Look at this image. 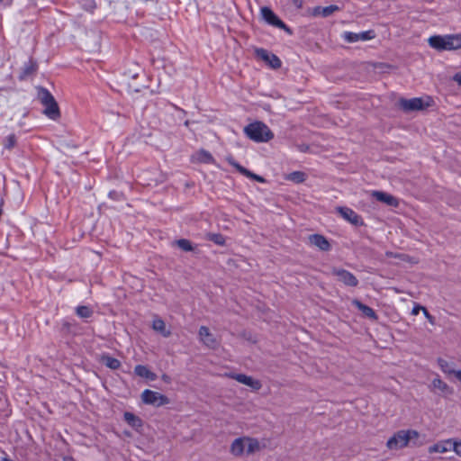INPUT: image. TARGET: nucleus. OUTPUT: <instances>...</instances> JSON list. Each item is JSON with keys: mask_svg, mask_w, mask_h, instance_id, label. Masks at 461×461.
I'll return each mask as SVG.
<instances>
[{"mask_svg": "<svg viewBox=\"0 0 461 461\" xmlns=\"http://www.w3.org/2000/svg\"><path fill=\"white\" fill-rule=\"evenodd\" d=\"M230 377L252 388L255 391H258L262 387V384L259 380L254 379L252 376L247 375L245 374H230Z\"/></svg>", "mask_w": 461, "mask_h": 461, "instance_id": "obj_13", "label": "nucleus"}, {"mask_svg": "<svg viewBox=\"0 0 461 461\" xmlns=\"http://www.w3.org/2000/svg\"><path fill=\"white\" fill-rule=\"evenodd\" d=\"M76 314L82 319H87L93 316L94 311L90 306L79 305L76 308Z\"/></svg>", "mask_w": 461, "mask_h": 461, "instance_id": "obj_30", "label": "nucleus"}, {"mask_svg": "<svg viewBox=\"0 0 461 461\" xmlns=\"http://www.w3.org/2000/svg\"><path fill=\"white\" fill-rule=\"evenodd\" d=\"M17 144V138L15 134H10L8 135L3 141V145L5 149L11 150L13 149Z\"/></svg>", "mask_w": 461, "mask_h": 461, "instance_id": "obj_33", "label": "nucleus"}, {"mask_svg": "<svg viewBox=\"0 0 461 461\" xmlns=\"http://www.w3.org/2000/svg\"><path fill=\"white\" fill-rule=\"evenodd\" d=\"M386 256L389 258L394 257V258H402V255H393V252H386Z\"/></svg>", "mask_w": 461, "mask_h": 461, "instance_id": "obj_45", "label": "nucleus"}, {"mask_svg": "<svg viewBox=\"0 0 461 461\" xmlns=\"http://www.w3.org/2000/svg\"><path fill=\"white\" fill-rule=\"evenodd\" d=\"M453 374L455 377L461 382V370H454Z\"/></svg>", "mask_w": 461, "mask_h": 461, "instance_id": "obj_42", "label": "nucleus"}, {"mask_svg": "<svg viewBox=\"0 0 461 461\" xmlns=\"http://www.w3.org/2000/svg\"><path fill=\"white\" fill-rule=\"evenodd\" d=\"M82 7L89 12H93L96 7L95 0H81Z\"/></svg>", "mask_w": 461, "mask_h": 461, "instance_id": "obj_36", "label": "nucleus"}, {"mask_svg": "<svg viewBox=\"0 0 461 461\" xmlns=\"http://www.w3.org/2000/svg\"><path fill=\"white\" fill-rule=\"evenodd\" d=\"M134 373L138 376L146 378L149 381H154L157 379V375L154 372L150 371L146 366H143V365H137L134 367Z\"/></svg>", "mask_w": 461, "mask_h": 461, "instance_id": "obj_22", "label": "nucleus"}, {"mask_svg": "<svg viewBox=\"0 0 461 461\" xmlns=\"http://www.w3.org/2000/svg\"><path fill=\"white\" fill-rule=\"evenodd\" d=\"M434 388L440 390L443 393H451L449 386L440 378H435L432 381Z\"/></svg>", "mask_w": 461, "mask_h": 461, "instance_id": "obj_34", "label": "nucleus"}, {"mask_svg": "<svg viewBox=\"0 0 461 461\" xmlns=\"http://www.w3.org/2000/svg\"><path fill=\"white\" fill-rule=\"evenodd\" d=\"M44 105L43 113L51 120H58L60 118V110L55 98L51 99Z\"/></svg>", "mask_w": 461, "mask_h": 461, "instance_id": "obj_17", "label": "nucleus"}, {"mask_svg": "<svg viewBox=\"0 0 461 461\" xmlns=\"http://www.w3.org/2000/svg\"><path fill=\"white\" fill-rule=\"evenodd\" d=\"M78 328V324L75 320L68 321L63 320L60 324L59 333L62 337H68L69 335H76Z\"/></svg>", "mask_w": 461, "mask_h": 461, "instance_id": "obj_18", "label": "nucleus"}, {"mask_svg": "<svg viewBox=\"0 0 461 461\" xmlns=\"http://www.w3.org/2000/svg\"><path fill=\"white\" fill-rule=\"evenodd\" d=\"M141 400L145 404H150L156 407L167 405L170 402L167 396L149 389H146L142 392Z\"/></svg>", "mask_w": 461, "mask_h": 461, "instance_id": "obj_7", "label": "nucleus"}, {"mask_svg": "<svg viewBox=\"0 0 461 461\" xmlns=\"http://www.w3.org/2000/svg\"><path fill=\"white\" fill-rule=\"evenodd\" d=\"M152 329L162 334L163 337L167 338L171 332L166 330L165 321L162 319H155L152 323Z\"/></svg>", "mask_w": 461, "mask_h": 461, "instance_id": "obj_27", "label": "nucleus"}, {"mask_svg": "<svg viewBox=\"0 0 461 461\" xmlns=\"http://www.w3.org/2000/svg\"><path fill=\"white\" fill-rule=\"evenodd\" d=\"M309 244L317 247L320 250L327 252L331 249V245L328 239L321 234H311L308 237Z\"/></svg>", "mask_w": 461, "mask_h": 461, "instance_id": "obj_15", "label": "nucleus"}, {"mask_svg": "<svg viewBox=\"0 0 461 461\" xmlns=\"http://www.w3.org/2000/svg\"><path fill=\"white\" fill-rule=\"evenodd\" d=\"M138 77V74H135L132 76L133 78H136Z\"/></svg>", "mask_w": 461, "mask_h": 461, "instance_id": "obj_48", "label": "nucleus"}, {"mask_svg": "<svg viewBox=\"0 0 461 461\" xmlns=\"http://www.w3.org/2000/svg\"><path fill=\"white\" fill-rule=\"evenodd\" d=\"M205 240L219 246H225L226 244V237L221 233L208 232L205 234Z\"/></svg>", "mask_w": 461, "mask_h": 461, "instance_id": "obj_25", "label": "nucleus"}, {"mask_svg": "<svg viewBox=\"0 0 461 461\" xmlns=\"http://www.w3.org/2000/svg\"><path fill=\"white\" fill-rule=\"evenodd\" d=\"M62 461H77V460L70 456H63Z\"/></svg>", "mask_w": 461, "mask_h": 461, "instance_id": "obj_44", "label": "nucleus"}, {"mask_svg": "<svg viewBox=\"0 0 461 461\" xmlns=\"http://www.w3.org/2000/svg\"><path fill=\"white\" fill-rule=\"evenodd\" d=\"M2 213H3V210H2V208L0 207V216L2 215Z\"/></svg>", "mask_w": 461, "mask_h": 461, "instance_id": "obj_49", "label": "nucleus"}, {"mask_svg": "<svg viewBox=\"0 0 461 461\" xmlns=\"http://www.w3.org/2000/svg\"><path fill=\"white\" fill-rule=\"evenodd\" d=\"M108 196L110 199L113 201H123L125 200V195L122 192L112 190L109 192Z\"/></svg>", "mask_w": 461, "mask_h": 461, "instance_id": "obj_37", "label": "nucleus"}, {"mask_svg": "<svg viewBox=\"0 0 461 461\" xmlns=\"http://www.w3.org/2000/svg\"><path fill=\"white\" fill-rule=\"evenodd\" d=\"M455 452L461 456V441L454 444Z\"/></svg>", "mask_w": 461, "mask_h": 461, "instance_id": "obj_40", "label": "nucleus"}, {"mask_svg": "<svg viewBox=\"0 0 461 461\" xmlns=\"http://www.w3.org/2000/svg\"><path fill=\"white\" fill-rule=\"evenodd\" d=\"M423 314L426 317V319L432 324L435 322V317L432 316L429 312L427 310V308L423 309Z\"/></svg>", "mask_w": 461, "mask_h": 461, "instance_id": "obj_38", "label": "nucleus"}, {"mask_svg": "<svg viewBox=\"0 0 461 461\" xmlns=\"http://www.w3.org/2000/svg\"><path fill=\"white\" fill-rule=\"evenodd\" d=\"M228 162L230 166H232L234 168H236V170L239 173H240L241 175H243L252 180H255L258 183L266 182V179L263 176L257 175V174L251 172L250 170H249L248 168L244 167L239 162H237L233 158H228Z\"/></svg>", "mask_w": 461, "mask_h": 461, "instance_id": "obj_14", "label": "nucleus"}, {"mask_svg": "<svg viewBox=\"0 0 461 461\" xmlns=\"http://www.w3.org/2000/svg\"><path fill=\"white\" fill-rule=\"evenodd\" d=\"M261 15L268 24L285 31L289 35L293 34L292 29L287 26L275 13L267 6L261 8Z\"/></svg>", "mask_w": 461, "mask_h": 461, "instance_id": "obj_5", "label": "nucleus"}, {"mask_svg": "<svg viewBox=\"0 0 461 461\" xmlns=\"http://www.w3.org/2000/svg\"><path fill=\"white\" fill-rule=\"evenodd\" d=\"M244 439L245 442L247 443L245 445V449L248 454H253L260 449V445L257 438H247Z\"/></svg>", "mask_w": 461, "mask_h": 461, "instance_id": "obj_29", "label": "nucleus"}, {"mask_svg": "<svg viewBox=\"0 0 461 461\" xmlns=\"http://www.w3.org/2000/svg\"><path fill=\"white\" fill-rule=\"evenodd\" d=\"M161 378H162V380H163L164 382H166V383H170V381H171L170 376H169V375H166V374L162 375Z\"/></svg>", "mask_w": 461, "mask_h": 461, "instance_id": "obj_43", "label": "nucleus"}, {"mask_svg": "<svg viewBox=\"0 0 461 461\" xmlns=\"http://www.w3.org/2000/svg\"><path fill=\"white\" fill-rule=\"evenodd\" d=\"M100 362L112 370H117L121 367V361L109 354H103Z\"/></svg>", "mask_w": 461, "mask_h": 461, "instance_id": "obj_21", "label": "nucleus"}, {"mask_svg": "<svg viewBox=\"0 0 461 461\" xmlns=\"http://www.w3.org/2000/svg\"><path fill=\"white\" fill-rule=\"evenodd\" d=\"M244 450H245V439L244 438H236L231 443L230 452L234 456H240V455H242Z\"/></svg>", "mask_w": 461, "mask_h": 461, "instance_id": "obj_24", "label": "nucleus"}, {"mask_svg": "<svg viewBox=\"0 0 461 461\" xmlns=\"http://www.w3.org/2000/svg\"><path fill=\"white\" fill-rule=\"evenodd\" d=\"M1 461H14V460H12L11 458H9V457L7 456V455H6V454H5V456H4V457H2Z\"/></svg>", "mask_w": 461, "mask_h": 461, "instance_id": "obj_47", "label": "nucleus"}, {"mask_svg": "<svg viewBox=\"0 0 461 461\" xmlns=\"http://www.w3.org/2000/svg\"><path fill=\"white\" fill-rule=\"evenodd\" d=\"M38 98L40 99L42 104H45L49 101L54 98L52 94L45 87L39 86L38 87Z\"/></svg>", "mask_w": 461, "mask_h": 461, "instance_id": "obj_31", "label": "nucleus"}, {"mask_svg": "<svg viewBox=\"0 0 461 461\" xmlns=\"http://www.w3.org/2000/svg\"><path fill=\"white\" fill-rule=\"evenodd\" d=\"M376 36L375 32L374 30H368L366 32H362L359 33L352 32H345L342 35V38L348 43L357 42L359 41H370L375 39Z\"/></svg>", "mask_w": 461, "mask_h": 461, "instance_id": "obj_12", "label": "nucleus"}, {"mask_svg": "<svg viewBox=\"0 0 461 461\" xmlns=\"http://www.w3.org/2000/svg\"><path fill=\"white\" fill-rule=\"evenodd\" d=\"M200 341L210 349H217L220 347L219 340L206 326H201L198 330Z\"/></svg>", "mask_w": 461, "mask_h": 461, "instance_id": "obj_11", "label": "nucleus"}, {"mask_svg": "<svg viewBox=\"0 0 461 461\" xmlns=\"http://www.w3.org/2000/svg\"><path fill=\"white\" fill-rule=\"evenodd\" d=\"M426 99L427 101L421 97H413L411 99L401 97L397 102V107L405 113L415 111H423L429 107L433 103L430 96H427Z\"/></svg>", "mask_w": 461, "mask_h": 461, "instance_id": "obj_4", "label": "nucleus"}, {"mask_svg": "<svg viewBox=\"0 0 461 461\" xmlns=\"http://www.w3.org/2000/svg\"><path fill=\"white\" fill-rule=\"evenodd\" d=\"M429 45L438 50H456L461 49V33L432 35L428 40Z\"/></svg>", "mask_w": 461, "mask_h": 461, "instance_id": "obj_1", "label": "nucleus"}, {"mask_svg": "<svg viewBox=\"0 0 461 461\" xmlns=\"http://www.w3.org/2000/svg\"><path fill=\"white\" fill-rule=\"evenodd\" d=\"M372 196L375 198L378 202H381L383 203H385L388 206L391 207H398L399 206V200L395 196L383 192V191H373Z\"/></svg>", "mask_w": 461, "mask_h": 461, "instance_id": "obj_16", "label": "nucleus"}, {"mask_svg": "<svg viewBox=\"0 0 461 461\" xmlns=\"http://www.w3.org/2000/svg\"><path fill=\"white\" fill-rule=\"evenodd\" d=\"M12 3V0H0V4H3L5 5H11Z\"/></svg>", "mask_w": 461, "mask_h": 461, "instance_id": "obj_46", "label": "nucleus"}, {"mask_svg": "<svg viewBox=\"0 0 461 461\" xmlns=\"http://www.w3.org/2000/svg\"><path fill=\"white\" fill-rule=\"evenodd\" d=\"M447 450V447L444 443H436L429 447V453H444Z\"/></svg>", "mask_w": 461, "mask_h": 461, "instance_id": "obj_35", "label": "nucleus"}, {"mask_svg": "<svg viewBox=\"0 0 461 461\" xmlns=\"http://www.w3.org/2000/svg\"><path fill=\"white\" fill-rule=\"evenodd\" d=\"M175 245L181 249L183 251L190 252L194 251V247L192 242L186 239H179L174 241Z\"/></svg>", "mask_w": 461, "mask_h": 461, "instance_id": "obj_32", "label": "nucleus"}, {"mask_svg": "<svg viewBox=\"0 0 461 461\" xmlns=\"http://www.w3.org/2000/svg\"><path fill=\"white\" fill-rule=\"evenodd\" d=\"M255 55L258 59L265 61L274 69L280 68L282 66L281 59L276 54L269 52L267 50L257 48L255 50Z\"/></svg>", "mask_w": 461, "mask_h": 461, "instance_id": "obj_9", "label": "nucleus"}, {"mask_svg": "<svg viewBox=\"0 0 461 461\" xmlns=\"http://www.w3.org/2000/svg\"><path fill=\"white\" fill-rule=\"evenodd\" d=\"M453 80L461 86V72H457L454 75Z\"/></svg>", "mask_w": 461, "mask_h": 461, "instance_id": "obj_41", "label": "nucleus"}, {"mask_svg": "<svg viewBox=\"0 0 461 461\" xmlns=\"http://www.w3.org/2000/svg\"><path fill=\"white\" fill-rule=\"evenodd\" d=\"M331 274L338 277V280L343 283L346 286L357 287L358 285V279L351 272L339 267H333Z\"/></svg>", "mask_w": 461, "mask_h": 461, "instance_id": "obj_8", "label": "nucleus"}, {"mask_svg": "<svg viewBox=\"0 0 461 461\" xmlns=\"http://www.w3.org/2000/svg\"><path fill=\"white\" fill-rule=\"evenodd\" d=\"M123 418L127 424L138 432L143 427L142 420L132 412L125 411Z\"/></svg>", "mask_w": 461, "mask_h": 461, "instance_id": "obj_20", "label": "nucleus"}, {"mask_svg": "<svg viewBox=\"0 0 461 461\" xmlns=\"http://www.w3.org/2000/svg\"><path fill=\"white\" fill-rule=\"evenodd\" d=\"M285 178L293 183L301 184L306 180L307 175L303 171H294L286 175Z\"/></svg>", "mask_w": 461, "mask_h": 461, "instance_id": "obj_26", "label": "nucleus"}, {"mask_svg": "<svg viewBox=\"0 0 461 461\" xmlns=\"http://www.w3.org/2000/svg\"><path fill=\"white\" fill-rule=\"evenodd\" d=\"M336 212L339 213V215L350 222L354 226H364L365 222L362 217L357 214L354 210L347 206H338L336 207Z\"/></svg>", "mask_w": 461, "mask_h": 461, "instance_id": "obj_10", "label": "nucleus"}, {"mask_svg": "<svg viewBox=\"0 0 461 461\" xmlns=\"http://www.w3.org/2000/svg\"><path fill=\"white\" fill-rule=\"evenodd\" d=\"M339 10V7L336 5H330L329 6L321 7L317 6L314 8L313 14L314 15H321L322 17H328L331 15L334 12Z\"/></svg>", "mask_w": 461, "mask_h": 461, "instance_id": "obj_23", "label": "nucleus"}, {"mask_svg": "<svg viewBox=\"0 0 461 461\" xmlns=\"http://www.w3.org/2000/svg\"><path fill=\"white\" fill-rule=\"evenodd\" d=\"M423 309H425V307H423V306H421L420 304H416V305H414V307L411 310V314L418 315L420 311L423 312Z\"/></svg>", "mask_w": 461, "mask_h": 461, "instance_id": "obj_39", "label": "nucleus"}, {"mask_svg": "<svg viewBox=\"0 0 461 461\" xmlns=\"http://www.w3.org/2000/svg\"><path fill=\"white\" fill-rule=\"evenodd\" d=\"M246 136L255 142H267L274 138V133L267 124L256 121L244 128Z\"/></svg>", "mask_w": 461, "mask_h": 461, "instance_id": "obj_2", "label": "nucleus"}, {"mask_svg": "<svg viewBox=\"0 0 461 461\" xmlns=\"http://www.w3.org/2000/svg\"><path fill=\"white\" fill-rule=\"evenodd\" d=\"M419 432L414 429H402L397 431L393 434V437H391L386 446L389 449H401L406 446L412 440V439H418L419 438Z\"/></svg>", "mask_w": 461, "mask_h": 461, "instance_id": "obj_3", "label": "nucleus"}, {"mask_svg": "<svg viewBox=\"0 0 461 461\" xmlns=\"http://www.w3.org/2000/svg\"><path fill=\"white\" fill-rule=\"evenodd\" d=\"M352 304L354 306H356L362 312V314L364 316L367 317L368 319H370L372 321H377L378 320L377 313L370 306L363 303L362 302H360L357 299H354L353 302H352Z\"/></svg>", "mask_w": 461, "mask_h": 461, "instance_id": "obj_19", "label": "nucleus"}, {"mask_svg": "<svg viewBox=\"0 0 461 461\" xmlns=\"http://www.w3.org/2000/svg\"><path fill=\"white\" fill-rule=\"evenodd\" d=\"M196 159L200 162V163H204V164H212L214 162V158L212 157V155L205 150V149H200L197 153H196Z\"/></svg>", "mask_w": 461, "mask_h": 461, "instance_id": "obj_28", "label": "nucleus"}, {"mask_svg": "<svg viewBox=\"0 0 461 461\" xmlns=\"http://www.w3.org/2000/svg\"><path fill=\"white\" fill-rule=\"evenodd\" d=\"M38 70L39 63L37 59L33 57H30L28 61L24 62L23 67L20 68L17 78L21 82L32 80L36 77Z\"/></svg>", "mask_w": 461, "mask_h": 461, "instance_id": "obj_6", "label": "nucleus"}]
</instances>
